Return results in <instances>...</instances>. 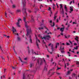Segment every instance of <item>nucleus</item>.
<instances>
[{
	"mask_svg": "<svg viewBox=\"0 0 79 79\" xmlns=\"http://www.w3.org/2000/svg\"><path fill=\"white\" fill-rule=\"evenodd\" d=\"M23 21L25 22V27L27 29V35H29L31 33V27L27 25V23L28 22H26V17L23 18Z\"/></svg>",
	"mask_w": 79,
	"mask_h": 79,
	"instance_id": "1",
	"label": "nucleus"
},
{
	"mask_svg": "<svg viewBox=\"0 0 79 79\" xmlns=\"http://www.w3.org/2000/svg\"><path fill=\"white\" fill-rule=\"evenodd\" d=\"M44 63H45V64H46V63H45V60H44V58H43L42 59L40 58H38L37 59V64H38L41 65Z\"/></svg>",
	"mask_w": 79,
	"mask_h": 79,
	"instance_id": "2",
	"label": "nucleus"
},
{
	"mask_svg": "<svg viewBox=\"0 0 79 79\" xmlns=\"http://www.w3.org/2000/svg\"><path fill=\"white\" fill-rule=\"evenodd\" d=\"M38 36L39 37L41 38L43 40H46V41L47 40H48L49 39L51 38V37L50 36V35H44L43 37H42L41 35L38 34Z\"/></svg>",
	"mask_w": 79,
	"mask_h": 79,
	"instance_id": "3",
	"label": "nucleus"
},
{
	"mask_svg": "<svg viewBox=\"0 0 79 79\" xmlns=\"http://www.w3.org/2000/svg\"><path fill=\"white\" fill-rule=\"evenodd\" d=\"M22 23V20L21 19H19L18 21V23H17V25L18 27H20V25H19V23Z\"/></svg>",
	"mask_w": 79,
	"mask_h": 79,
	"instance_id": "4",
	"label": "nucleus"
},
{
	"mask_svg": "<svg viewBox=\"0 0 79 79\" xmlns=\"http://www.w3.org/2000/svg\"><path fill=\"white\" fill-rule=\"evenodd\" d=\"M12 31H13V33L14 34H15V35H18V33H16V29L13 27H12Z\"/></svg>",
	"mask_w": 79,
	"mask_h": 79,
	"instance_id": "5",
	"label": "nucleus"
},
{
	"mask_svg": "<svg viewBox=\"0 0 79 79\" xmlns=\"http://www.w3.org/2000/svg\"><path fill=\"white\" fill-rule=\"evenodd\" d=\"M44 27L47 29V31H46L45 32V34H52V33L49 31L48 29L47 28V27Z\"/></svg>",
	"mask_w": 79,
	"mask_h": 79,
	"instance_id": "6",
	"label": "nucleus"
},
{
	"mask_svg": "<svg viewBox=\"0 0 79 79\" xmlns=\"http://www.w3.org/2000/svg\"><path fill=\"white\" fill-rule=\"evenodd\" d=\"M60 50L61 53H64V47L63 46L61 45L60 48Z\"/></svg>",
	"mask_w": 79,
	"mask_h": 79,
	"instance_id": "7",
	"label": "nucleus"
},
{
	"mask_svg": "<svg viewBox=\"0 0 79 79\" xmlns=\"http://www.w3.org/2000/svg\"><path fill=\"white\" fill-rule=\"evenodd\" d=\"M38 43H40V40H39L38 39L36 38V44L37 47L38 48H39V44Z\"/></svg>",
	"mask_w": 79,
	"mask_h": 79,
	"instance_id": "8",
	"label": "nucleus"
},
{
	"mask_svg": "<svg viewBox=\"0 0 79 79\" xmlns=\"http://www.w3.org/2000/svg\"><path fill=\"white\" fill-rule=\"evenodd\" d=\"M48 45L49 46H50V45H51L52 51L53 52L54 51V48H53V44H52V43H50Z\"/></svg>",
	"mask_w": 79,
	"mask_h": 79,
	"instance_id": "9",
	"label": "nucleus"
},
{
	"mask_svg": "<svg viewBox=\"0 0 79 79\" xmlns=\"http://www.w3.org/2000/svg\"><path fill=\"white\" fill-rule=\"evenodd\" d=\"M23 7H24L26 6V1L25 0H23Z\"/></svg>",
	"mask_w": 79,
	"mask_h": 79,
	"instance_id": "10",
	"label": "nucleus"
},
{
	"mask_svg": "<svg viewBox=\"0 0 79 79\" xmlns=\"http://www.w3.org/2000/svg\"><path fill=\"white\" fill-rule=\"evenodd\" d=\"M31 51H32V53L33 55H38V54L36 53V52H34V50L33 49H31Z\"/></svg>",
	"mask_w": 79,
	"mask_h": 79,
	"instance_id": "11",
	"label": "nucleus"
},
{
	"mask_svg": "<svg viewBox=\"0 0 79 79\" xmlns=\"http://www.w3.org/2000/svg\"><path fill=\"white\" fill-rule=\"evenodd\" d=\"M73 6H70V11H69L70 13H71V11H73Z\"/></svg>",
	"mask_w": 79,
	"mask_h": 79,
	"instance_id": "12",
	"label": "nucleus"
},
{
	"mask_svg": "<svg viewBox=\"0 0 79 79\" xmlns=\"http://www.w3.org/2000/svg\"><path fill=\"white\" fill-rule=\"evenodd\" d=\"M52 20H51L50 21V23H51V26H55V23L53 22V23H52Z\"/></svg>",
	"mask_w": 79,
	"mask_h": 79,
	"instance_id": "13",
	"label": "nucleus"
},
{
	"mask_svg": "<svg viewBox=\"0 0 79 79\" xmlns=\"http://www.w3.org/2000/svg\"><path fill=\"white\" fill-rule=\"evenodd\" d=\"M64 8L65 10V11L67 12V11H68V9H67V7H66V5H65L64 6Z\"/></svg>",
	"mask_w": 79,
	"mask_h": 79,
	"instance_id": "14",
	"label": "nucleus"
},
{
	"mask_svg": "<svg viewBox=\"0 0 79 79\" xmlns=\"http://www.w3.org/2000/svg\"><path fill=\"white\" fill-rule=\"evenodd\" d=\"M71 71H73V69H72L70 70L69 71L67 72L68 74H71Z\"/></svg>",
	"mask_w": 79,
	"mask_h": 79,
	"instance_id": "15",
	"label": "nucleus"
},
{
	"mask_svg": "<svg viewBox=\"0 0 79 79\" xmlns=\"http://www.w3.org/2000/svg\"><path fill=\"white\" fill-rule=\"evenodd\" d=\"M64 28H61L60 29V31H61V32H63L64 31Z\"/></svg>",
	"mask_w": 79,
	"mask_h": 79,
	"instance_id": "16",
	"label": "nucleus"
},
{
	"mask_svg": "<svg viewBox=\"0 0 79 79\" xmlns=\"http://www.w3.org/2000/svg\"><path fill=\"white\" fill-rule=\"evenodd\" d=\"M48 10L50 11V13H51V14H52V11H51V8H50V7H49Z\"/></svg>",
	"mask_w": 79,
	"mask_h": 79,
	"instance_id": "17",
	"label": "nucleus"
},
{
	"mask_svg": "<svg viewBox=\"0 0 79 79\" xmlns=\"http://www.w3.org/2000/svg\"><path fill=\"white\" fill-rule=\"evenodd\" d=\"M37 60V59L36 58H35V57H33V58H32L33 61H35V60Z\"/></svg>",
	"mask_w": 79,
	"mask_h": 79,
	"instance_id": "18",
	"label": "nucleus"
},
{
	"mask_svg": "<svg viewBox=\"0 0 79 79\" xmlns=\"http://www.w3.org/2000/svg\"><path fill=\"white\" fill-rule=\"evenodd\" d=\"M64 37L66 38V39H68V38H69V36H68L67 35H64Z\"/></svg>",
	"mask_w": 79,
	"mask_h": 79,
	"instance_id": "19",
	"label": "nucleus"
},
{
	"mask_svg": "<svg viewBox=\"0 0 79 79\" xmlns=\"http://www.w3.org/2000/svg\"><path fill=\"white\" fill-rule=\"evenodd\" d=\"M72 76L73 77H76V74H74V73H73L72 74Z\"/></svg>",
	"mask_w": 79,
	"mask_h": 79,
	"instance_id": "20",
	"label": "nucleus"
},
{
	"mask_svg": "<svg viewBox=\"0 0 79 79\" xmlns=\"http://www.w3.org/2000/svg\"><path fill=\"white\" fill-rule=\"evenodd\" d=\"M26 9L24 8V9H23V11H25V12H24V14H25V15H26L27 13H26Z\"/></svg>",
	"mask_w": 79,
	"mask_h": 79,
	"instance_id": "21",
	"label": "nucleus"
},
{
	"mask_svg": "<svg viewBox=\"0 0 79 79\" xmlns=\"http://www.w3.org/2000/svg\"><path fill=\"white\" fill-rule=\"evenodd\" d=\"M61 14L63 15L64 14V11L63 10V9H62V11H61Z\"/></svg>",
	"mask_w": 79,
	"mask_h": 79,
	"instance_id": "22",
	"label": "nucleus"
},
{
	"mask_svg": "<svg viewBox=\"0 0 79 79\" xmlns=\"http://www.w3.org/2000/svg\"><path fill=\"white\" fill-rule=\"evenodd\" d=\"M78 39L79 38H78V37L77 36H76V38H75V39L76 40H77V42H78Z\"/></svg>",
	"mask_w": 79,
	"mask_h": 79,
	"instance_id": "23",
	"label": "nucleus"
},
{
	"mask_svg": "<svg viewBox=\"0 0 79 79\" xmlns=\"http://www.w3.org/2000/svg\"><path fill=\"white\" fill-rule=\"evenodd\" d=\"M52 64H53L54 66H56V63L55 62H53L52 63Z\"/></svg>",
	"mask_w": 79,
	"mask_h": 79,
	"instance_id": "24",
	"label": "nucleus"
},
{
	"mask_svg": "<svg viewBox=\"0 0 79 79\" xmlns=\"http://www.w3.org/2000/svg\"><path fill=\"white\" fill-rule=\"evenodd\" d=\"M59 45V43L56 44V47H55L56 48H57V47H58V46Z\"/></svg>",
	"mask_w": 79,
	"mask_h": 79,
	"instance_id": "25",
	"label": "nucleus"
},
{
	"mask_svg": "<svg viewBox=\"0 0 79 79\" xmlns=\"http://www.w3.org/2000/svg\"><path fill=\"white\" fill-rule=\"evenodd\" d=\"M57 18V15H55L54 17V20H55L56 19V18Z\"/></svg>",
	"mask_w": 79,
	"mask_h": 79,
	"instance_id": "26",
	"label": "nucleus"
},
{
	"mask_svg": "<svg viewBox=\"0 0 79 79\" xmlns=\"http://www.w3.org/2000/svg\"><path fill=\"white\" fill-rule=\"evenodd\" d=\"M74 49H75L76 50H77L78 49V46H77L76 47H74Z\"/></svg>",
	"mask_w": 79,
	"mask_h": 79,
	"instance_id": "27",
	"label": "nucleus"
},
{
	"mask_svg": "<svg viewBox=\"0 0 79 79\" xmlns=\"http://www.w3.org/2000/svg\"><path fill=\"white\" fill-rule=\"evenodd\" d=\"M3 78H5V75H3V76H1V79H3Z\"/></svg>",
	"mask_w": 79,
	"mask_h": 79,
	"instance_id": "28",
	"label": "nucleus"
},
{
	"mask_svg": "<svg viewBox=\"0 0 79 79\" xmlns=\"http://www.w3.org/2000/svg\"><path fill=\"white\" fill-rule=\"evenodd\" d=\"M60 9H61V8H63V5H62V4H60Z\"/></svg>",
	"mask_w": 79,
	"mask_h": 79,
	"instance_id": "29",
	"label": "nucleus"
},
{
	"mask_svg": "<svg viewBox=\"0 0 79 79\" xmlns=\"http://www.w3.org/2000/svg\"><path fill=\"white\" fill-rule=\"evenodd\" d=\"M29 43H30V44H31V43H32V40L31 39H30V42H29Z\"/></svg>",
	"mask_w": 79,
	"mask_h": 79,
	"instance_id": "30",
	"label": "nucleus"
},
{
	"mask_svg": "<svg viewBox=\"0 0 79 79\" xmlns=\"http://www.w3.org/2000/svg\"><path fill=\"white\" fill-rule=\"evenodd\" d=\"M12 7L13 8H15L16 7V6L15 5H13L12 6Z\"/></svg>",
	"mask_w": 79,
	"mask_h": 79,
	"instance_id": "31",
	"label": "nucleus"
},
{
	"mask_svg": "<svg viewBox=\"0 0 79 79\" xmlns=\"http://www.w3.org/2000/svg\"><path fill=\"white\" fill-rule=\"evenodd\" d=\"M20 11H21V10H17L16 12L18 13V12H20Z\"/></svg>",
	"mask_w": 79,
	"mask_h": 79,
	"instance_id": "32",
	"label": "nucleus"
},
{
	"mask_svg": "<svg viewBox=\"0 0 79 79\" xmlns=\"http://www.w3.org/2000/svg\"><path fill=\"white\" fill-rule=\"evenodd\" d=\"M61 68H59V67H57V70H59V69H60Z\"/></svg>",
	"mask_w": 79,
	"mask_h": 79,
	"instance_id": "33",
	"label": "nucleus"
},
{
	"mask_svg": "<svg viewBox=\"0 0 79 79\" xmlns=\"http://www.w3.org/2000/svg\"><path fill=\"white\" fill-rule=\"evenodd\" d=\"M52 5H53V8L54 10L55 9V8H54V7L55 6V4H53Z\"/></svg>",
	"mask_w": 79,
	"mask_h": 79,
	"instance_id": "34",
	"label": "nucleus"
},
{
	"mask_svg": "<svg viewBox=\"0 0 79 79\" xmlns=\"http://www.w3.org/2000/svg\"><path fill=\"white\" fill-rule=\"evenodd\" d=\"M5 16H6V18H7V16H7V13H6L5 12Z\"/></svg>",
	"mask_w": 79,
	"mask_h": 79,
	"instance_id": "35",
	"label": "nucleus"
},
{
	"mask_svg": "<svg viewBox=\"0 0 79 79\" xmlns=\"http://www.w3.org/2000/svg\"><path fill=\"white\" fill-rule=\"evenodd\" d=\"M23 79H26L25 76H24V75H23Z\"/></svg>",
	"mask_w": 79,
	"mask_h": 79,
	"instance_id": "36",
	"label": "nucleus"
},
{
	"mask_svg": "<svg viewBox=\"0 0 79 79\" xmlns=\"http://www.w3.org/2000/svg\"><path fill=\"white\" fill-rule=\"evenodd\" d=\"M77 24V23L76 22H73V24Z\"/></svg>",
	"mask_w": 79,
	"mask_h": 79,
	"instance_id": "37",
	"label": "nucleus"
},
{
	"mask_svg": "<svg viewBox=\"0 0 79 79\" xmlns=\"http://www.w3.org/2000/svg\"><path fill=\"white\" fill-rule=\"evenodd\" d=\"M47 68L46 67H45L44 68V70H45V71H46V70H47Z\"/></svg>",
	"mask_w": 79,
	"mask_h": 79,
	"instance_id": "38",
	"label": "nucleus"
},
{
	"mask_svg": "<svg viewBox=\"0 0 79 79\" xmlns=\"http://www.w3.org/2000/svg\"><path fill=\"white\" fill-rule=\"evenodd\" d=\"M32 66H33V64H30V67H32Z\"/></svg>",
	"mask_w": 79,
	"mask_h": 79,
	"instance_id": "39",
	"label": "nucleus"
},
{
	"mask_svg": "<svg viewBox=\"0 0 79 79\" xmlns=\"http://www.w3.org/2000/svg\"><path fill=\"white\" fill-rule=\"evenodd\" d=\"M19 59L20 61H21V62H23V61H22V60H21V58L19 57Z\"/></svg>",
	"mask_w": 79,
	"mask_h": 79,
	"instance_id": "40",
	"label": "nucleus"
},
{
	"mask_svg": "<svg viewBox=\"0 0 79 79\" xmlns=\"http://www.w3.org/2000/svg\"><path fill=\"white\" fill-rule=\"evenodd\" d=\"M76 63L77 64H79V62L77 61Z\"/></svg>",
	"mask_w": 79,
	"mask_h": 79,
	"instance_id": "41",
	"label": "nucleus"
},
{
	"mask_svg": "<svg viewBox=\"0 0 79 79\" xmlns=\"http://www.w3.org/2000/svg\"><path fill=\"white\" fill-rule=\"evenodd\" d=\"M39 29L40 30V29H43V27H39Z\"/></svg>",
	"mask_w": 79,
	"mask_h": 79,
	"instance_id": "42",
	"label": "nucleus"
},
{
	"mask_svg": "<svg viewBox=\"0 0 79 79\" xmlns=\"http://www.w3.org/2000/svg\"><path fill=\"white\" fill-rule=\"evenodd\" d=\"M12 68L13 69H16V67H14L13 66H12Z\"/></svg>",
	"mask_w": 79,
	"mask_h": 79,
	"instance_id": "43",
	"label": "nucleus"
},
{
	"mask_svg": "<svg viewBox=\"0 0 79 79\" xmlns=\"http://www.w3.org/2000/svg\"><path fill=\"white\" fill-rule=\"evenodd\" d=\"M55 70V68H53L52 69V71H54V70Z\"/></svg>",
	"mask_w": 79,
	"mask_h": 79,
	"instance_id": "44",
	"label": "nucleus"
},
{
	"mask_svg": "<svg viewBox=\"0 0 79 79\" xmlns=\"http://www.w3.org/2000/svg\"><path fill=\"white\" fill-rule=\"evenodd\" d=\"M59 21V20H58V19H56V22L57 23H58Z\"/></svg>",
	"mask_w": 79,
	"mask_h": 79,
	"instance_id": "45",
	"label": "nucleus"
},
{
	"mask_svg": "<svg viewBox=\"0 0 79 79\" xmlns=\"http://www.w3.org/2000/svg\"><path fill=\"white\" fill-rule=\"evenodd\" d=\"M60 34L61 35H63V32L61 33Z\"/></svg>",
	"mask_w": 79,
	"mask_h": 79,
	"instance_id": "46",
	"label": "nucleus"
},
{
	"mask_svg": "<svg viewBox=\"0 0 79 79\" xmlns=\"http://www.w3.org/2000/svg\"><path fill=\"white\" fill-rule=\"evenodd\" d=\"M67 45H69V44L68 43H67Z\"/></svg>",
	"mask_w": 79,
	"mask_h": 79,
	"instance_id": "47",
	"label": "nucleus"
},
{
	"mask_svg": "<svg viewBox=\"0 0 79 79\" xmlns=\"http://www.w3.org/2000/svg\"><path fill=\"white\" fill-rule=\"evenodd\" d=\"M74 45H77V44H76V43H75L74 44Z\"/></svg>",
	"mask_w": 79,
	"mask_h": 79,
	"instance_id": "48",
	"label": "nucleus"
},
{
	"mask_svg": "<svg viewBox=\"0 0 79 79\" xmlns=\"http://www.w3.org/2000/svg\"><path fill=\"white\" fill-rule=\"evenodd\" d=\"M18 39L19 40H20V38H19V37H18Z\"/></svg>",
	"mask_w": 79,
	"mask_h": 79,
	"instance_id": "49",
	"label": "nucleus"
},
{
	"mask_svg": "<svg viewBox=\"0 0 79 79\" xmlns=\"http://www.w3.org/2000/svg\"><path fill=\"white\" fill-rule=\"evenodd\" d=\"M67 66H69V63H67Z\"/></svg>",
	"mask_w": 79,
	"mask_h": 79,
	"instance_id": "50",
	"label": "nucleus"
},
{
	"mask_svg": "<svg viewBox=\"0 0 79 79\" xmlns=\"http://www.w3.org/2000/svg\"><path fill=\"white\" fill-rule=\"evenodd\" d=\"M9 37H10L9 36H6V38H9Z\"/></svg>",
	"mask_w": 79,
	"mask_h": 79,
	"instance_id": "51",
	"label": "nucleus"
},
{
	"mask_svg": "<svg viewBox=\"0 0 79 79\" xmlns=\"http://www.w3.org/2000/svg\"><path fill=\"white\" fill-rule=\"evenodd\" d=\"M60 19H61V17L60 16L59 18V20H60Z\"/></svg>",
	"mask_w": 79,
	"mask_h": 79,
	"instance_id": "52",
	"label": "nucleus"
},
{
	"mask_svg": "<svg viewBox=\"0 0 79 79\" xmlns=\"http://www.w3.org/2000/svg\"><path fill=\"white\" fill-rule=\"evenodd\" d=\"M56 74H58V75L60 74V73H56Z\"/></svg>",
	"mask_w": 79,
	"mask_h": 79,
	"instance_id": "53",
	"label": "nucleus"
},
{
	"mask_svg": "<svg viewBox=\"0 0 79 79\" xmlns=\"http://www.w3.org/2000/svg\"><path fill=\"white\" fill-rule=\"evenodd\" d=\"M6 70V69H4V72H5V71Z\"/></svg>",
	"mask_w": 79,
	"mask_h": 79,
	"instance_id": "54",
	"label": "nucleus"
},
{
	"mask_svg": "<svg viewBox=\"0 0 79 79\" xmlns=\"http://www.w3.org/2000/svg\"><path fill=\"white\" fill-rule=\"evenodd\" d=\"M43 43H44V44H45V43L44 42V40H43Z\"/></svg>",
	"mask_w": 79,
	"mask_h": 79,
	"instance_id": "55",
	"label": "nucleus"
},
{
	"mask_svg": "<svg viewBox=\"0 0 79 79\" xmlns=\"http://www.w3.org/2000/svg\"><path fill=\"white\" fill-rule=\"evenodd\" d=\"M66 18H69V16H66Z\"/></svg>",
	"mask_w": 79,
	"mask_h": 79,
	"instance_id": "56",
	"label": "nucleus"
},
{
	"mask_svg": "<svg viewBox=\"0 0 79 79\" xmlns=\"http://www.w3.org/2000/svg\"><path fill=\"white\" fill-rule=\"evenodd\" d=\"M65 68H66V64H65Z\"/></svg>",
	"mask_w": 79,
	"mask_h": 79,
	"instance_id": "57",
	"label": "nucleus"
},
{
	"mask_svg": "<svg viewBox=\"0 0 79 79\" xmlns=\"http://www.w3.org/2000/svg\"><path fill=\"white\" fill-rule=\"evenodd\" d=\"M57 56L58 57H60V56H59V55L58 54H57Z\"/></svg>",
	"mask_w": 79,
	"mask_h": 79,
	"instance_id": "58",
	"label": "nucleus"
},
{
	"mask_svg": "<svg viewBox=\"0 0 79 79\" xmlns=\"http://www.w3.org/2000/svg\"><path fill=\"white\" fill-rule=\"evenodd\" d=\"M69 42H70V43L71 44L72 43V42H71V41H69Z\"/></svg>",
	"mask_w": 79,
	"mask_h": 79,
	"instance_id": "59",
	"label": "nucleus"
},
{
	"mask_svg": "<svg viewBox=\"0 0 79 79\" xmlns=\"http://www.w3.org/2000/svg\"><path fill=\"white\" fill-rule=\"evenodd\" d=\"M72 3V1H71V2L70 3V4L71 5Z\"/></svg>",
	"mask_w": 79,
	"mask_h": 79,
	"instance_id": "60",
	"label": "nucleus"
},
{
	"mask_svg": "<svg viewBox=\"0 0 79 79\" xmlns=\"http://www.w3.org/2000/svg\"><path fill=\"white\" fill-rule=\"evenodd\" d=\"M47 57H48H48H49V56H48V55H47Z\"/></svg>",
	"mask_w": 79,
	"mask_h": 79,
	"instance_id": "61",
	"label": "nucleus"
},
{
	"mask_svg": "<svg viewBox=\"0 0 79 79\" xmlns=\"http://www.w3.org/2000/svg\"><path fill=\"white\" fill-rule=\"evenodd\" d=\"M14 52L15 53H16V52L15 51V50L14 49Z\"/></svg>",
	"mask_w": 79,
	"mask_h": 79,
	"instance_id": "62",
	"label": "nucleus"
},
{
	"mask_svg": "<svg viewBox=\"0 0 79 79\" xmlns=\"http://www.w3.org/2000/svg\"><path fill=\"white\" fill-rule=\"evenodd\" d=\"M79 52H77V54H79Z\"/></svg>",
	"mask_w": 79,
	"mask_h": 79,
	"instance_id": "63",
	"label": "nucleus"
},
{
	"mask_svg": "<svg viewBox=\"0 0 79 79\" xmlns=\"http://www.w3.org/2000/svg\"><path fill=\"white\" fill-rule=\"evenodd\" d=\"M60 27H58L57 29H60Z\"/></svg>",
	"mask_w": 79,
	"mask_h": 79,
	"instance_id": "64",
	"label": "nucleus"
}]
</instances>
